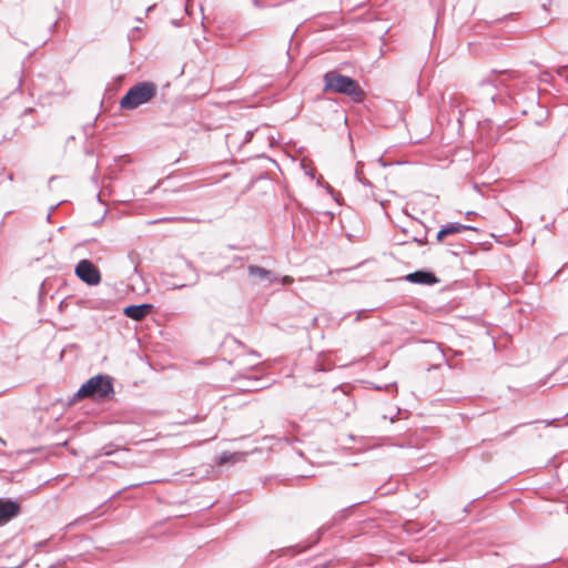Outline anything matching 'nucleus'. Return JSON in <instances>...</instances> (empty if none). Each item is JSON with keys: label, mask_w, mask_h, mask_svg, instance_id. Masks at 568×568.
<instances>
[{"label": "nucleus", "mask_w": 568, "mask_h": 568, "mask_svg": "<svg viewBox=\"0 0 568 568\" xmlns=\"http://www.w3.org/2000/svg\"><path fill=\"white\" fill-rule=\"evenodd\" d=\"M324 90L348 95L355 102L362 101L365 95L357 81L336 71L325 73Z\"/></svg>", "instance_id": "f257e3e1"}, {"label": "nucleus", "mask_w": 568, "mask_h": 568, "mask_svg": "<svg viewBox=\"0 0 568 568\" xmlns=\"http://www.w3.org/2000/svg\"><path fill=\"white\" fill-rule=\"evenodd\" d=\"M114 395L113 378L109 375H95L88 379L77 392L78 398L110 399Z\"/></svg>", "instance_id": "f03ea898"}, {"label": "nucleus", "mask_w": 568, "mask_h": 568, "mask_svg": "<svg viewBox=\"0 0 568 568\" xmlns=\"http://www.w3.org/2000/svg\"><path fill=\"white\" fill-rule=\"evenodd\" d=\"M156 85L152 82H141L132 87L120 101L124 110H133L154 98Z\"/></svg>", "instance_id": "7ed1b4c3"}, {"label": "nucleus", "mask_w": 568, "mask_h": 568, "mask_svg": "<svg viewBox=\"0 0 568 568\" xmlns=\"http://www.w3.org/2000/svg\"><path fill=\"white\" fill-rule=\"evenodd\" d=\"M74 272L81 281L89 285H98L101 282L100 271L89 260H81Z\"/></svg>", "instance_id": "20e7f679"}, {"label": "nucleus", "mask_w": 568, "mask_h": 568, "mask_svg": "<svg viewBox=\"0 0 568 568\" xmlns=\"http://www.w3.org/2000/svg\"><path fill=\"white\" fill-rule=\"evenodd\" d=\"M20 514V505L13 500L0 499V526Z\"/></svg>", "instance_id": "39448f33"}, {"label": "nucleus", "mask_w": 568, "mask_h": 568, "mask_svg": "<svg viewBox=\"0 0 568 568\" xmlns=\"http://www.w3.org/2000/svg\"><path fill=\"white\" fill-rule=\"evenodd\" d=\"M247 273L251 277L258 278L260 281H265L268 284H272L277 280V276L272 271L257 265H248Z\"/></svg>", "instance_id": "423d86ee"}, {"label": "nucleus", "mask_w": 568, "mask_h": 568, "mask_svg": "<svg viewBox=\"0 0 568 568\" xmlns=\"http://www.w3.org/2000/svg\"><path fill=\"white\" fill-rule=\"evenodd\" d=\"M406 280L410 283L432 285L438 283L435 274L426 271H417L406 275Z\"/></svg>", "instance_id": "0eeeda50"}, {"label": "nucleus", "mask_w": 568, "mask_h": 568, "mask_svg": "<svg viewBox=\"0 0 568 568\" xmlns=\"http://www.w3.org/2000/svg\"><path fill=\"white\" fill-rule=\"evenodd\" d=\"M151 308L150 304L130 305L124 308V314L131 320L141 321L150 313Z\"/></svg>", "instance_id": "6e6552de"}, {"label": "nucleus", "mask_w": 568, "mask_h": 568, "mask_svg": "<svg viewBox=\"0 0 568 568\" xmlns=\"http://www.w3.org/2000/svg\"><path fill=\"white\" fill-rule=\"evenodd\" d=\"M466 230H473V227L460 223H449L439 230V232L437 233V240L442 241L447 235L456 234Z\"/></svg>", "instance_id": "1a4fd4ad"}, {"label": "nucleus", "mask_w": 568, "mask_h": 568, "mask_svg": "<svg viewBox=\"0 0 568 568\" xmlns=\"http://www.w3.org/2000/svg\"><path fill=\"white\" fill-rule=\"evenodd\" d=\"M244 457H245L244 453H240V452H236V453L224 452L219 457V464L223 465V464H226V463H239V462L244 460Z\"/></svg>", "instance_id": "9d476101"}, {"label": "nucleus", "mask_w": 568, "mask_h": 568, "mask_svg": "<svg viewBox=\"0 0 568 568\" xmlns=\"http://www.w3.org/2000/svg\"><path fill=\"white\" fill-rule=\"evenodd\" d=\"M276 282H281L283 285H290L294 282V278L288 275H285L283 277L277 276Z\"/></svg>", "instance_id": "9b49d317"}, {"label": "nucleus", "mask_w": 568, "mask_h": 568, "mask_svg": "<svg viewBox=\"0 0 568 568\" xmlns=\"http://www.w3.org/2000/svg\"><path fill=\"white\" fill-rule=\"evenodd\" d=\"M113 452H114L113 446H112V445H108V446H104V447L101 449V454H100V455L109 456V455H111Z\"/></svg>", "instance_id": "f8f14e48"}, {"label": "nucleus", "mask_w": 568, "mask_h": 568, "mask_svg": "<svg viewBox=\"0 0 568 568\" xmlns=\"http://www.w3.org/2000/svg\"><path fill=\"white\" fill-rule=\"evenodd\" d=\"M181 287H184L183 284H180V285H175L174 288H181Z\"/></svg>", "instance_id": "ddd939ff"}]
</instances>
